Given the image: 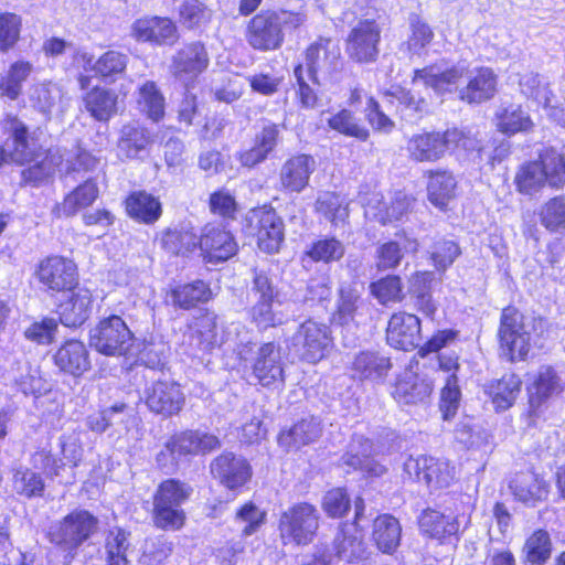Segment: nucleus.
Segmentation results:
<instances>
[{
    "label": "nucleus",
    "mask_w": 565,
    "mask_h": 565,
    "mask_svg": "<svg viewBox=\"0 0 565 565\" xmlns=\"http://www.w3.org/2000/svg\"><path fill=\"white\" fill-rule=\"evenodd\" d=\"M413 84L422 83L437 96L458 90L460 99L469 104L491 99L497 92V75L489 67L468 71L465 62L450 67L444 61L414 71Z\"/></svg>",
    "instance_id": "f257e3e1"
},
{
    "label": "nucleus",
    "mask_w": 565,
    "mask_h": 565,
    "mask_svg": "<svg viewBox=\"0 0 565 565\" xmlns=\"http://www.w3.org/2000/svg\"><path fill=\"white\" fill-rule=\"evenodd\" d=\"M306 20L302 12L262 10L247 23L246 41L260 52L278 50L284 43L285 33L299 28Z\"/></svg>",
    "instance_id": "f03ea898"
},
{
    "label": "nucleus",
    "mask_w": 565,
    "mask_h": 565,
    "mask_svg": "<svg viewBox=\"0 0 565 565\" xmlns=\"http://www.w3.org/2000/svg\"><path fill=\"white\" fill-rule=\"evenodd\" d=\"M478 148L476 138L457 128L444 132L430 131L414 135L408 143L409 158L417 162H435L445 157L447 151L462 149L472 151Z\"/></svg>",
    "instance_id": "7ed1b4c3"
},
{
    "label": "nucleus",
    "mask_w": 565,
    "mask_h": 565,
    "mask_svg": "<svg viewBox=\"0 0 565 565\" xmlns=\"http://www.w3.org/2000/svg\"><path fill=\"white\" fill-rule=\"evenodd\" d=\"M530 323L514 307L502 310L499 328L500 354L509 362L523 361L531 348Z\"/></svg>",
    "instance_id": "20e7f679"
},
{
    "label": "nucleus",
    "mask_w": 565,
    "mask_h": 565,
    "mask_svg": "<svg viewBox=\"0 0 565 565\" xmlns=\"http://www.w3.org/2000/svg\"><path fill=\"white\" fill-rule=\"evenodd\" d=\"M97 523V519L88 511L75 510L50 527V542L71 553L90 537Z\"/></svg>",
    "instance_id": "39448f33"
},
{
    "label": "nucleus",
    "mask_w": 565,
    "mask_h": 565,
    "mask_svg": "<svg viewBox=\"0 0 565 565\" xmlns=\"http://www.w3.org/2000/svg\"><path fill=\"white\" fill-rule=\"evenodd\" d=\"M331 343L328 326L307 320L292 334L288 348L301 361L315 364L327 355Z\"/></svg>",
    "instance_id": "423d86ee"
},
{
    "label": "nucleus",
    "mask_w": 565,
    "mask_h": 565,
    "mask_svg": "<svg viewBox=\"0 0 565 565\" xmlns=\"http://www.w3.org/2000/svg\"><path fill=\"white\" fill-rule=\"evenodd\" d=\"M319 512L310 503L302 502L286 510L279 520V532L285 543L309 544L319 529Z\"/></svg>",
    "instance_id": "0eeeda50"
},
{
    "label": "nucleus",
    "mask_w": 565,
    "mask_h": 565,
    "mask_svg": "<svg viewBox=\"0 0 565 565\" xmlns=\"http://www.w3.org/2000/svg\"><path fill=\"white\" fill-rule=\"evenodd\" d=\"M89 344L104 355H125L132 345V333L119 316H109L90 330Z\"/></svg>",
    "instance_id": "6e6552de"
},
{
    "label": "nucleus",
    "mask_w": 565,
    "mask_h": 565,
    "mask_svg": "<svg viewBox=\"0 0 565 565\" xmlns=\"http://www.w3.org/2000/svg\"><path fill=\"white\" fill-rule=\"evenodd\" d=\"M247 222L255 231L260 250L274 254L280 249L285 241V223L273 207L265 205L252 210Z\"/></svg>",
    "instance_id": "1a4fd4ad"
},
{
    "label": "nucleus",
    "mask_w": 565,
    "mask_h": 565,
    "mask_svg": "<svg viewBox=\"0 0 565 565\" xmlns=\"http://www.w3.org/2000/svg\"><path fill=\"white\" fill-rule=\"evenodd\" d=\"M404 471L409 478L423 481L429 489L448 487L455 479V468L447 461L433 457H409L404 462Z\"/></svg>",
    "instance_id": "9d476101"
},
{
    "label": "nucleus",
    "mask_w": 565,
    "mask_h": 565,
    "mask_svg": "<svg viewBox=\"0 0 565 565\" xmlns=\"http://www.w3.org/2000/svg\"><path fill=\"white\" fill-rule=\"evenodd\" d=\"M145 403L149 411L168 418L181 412L185 396L178 383L156 380L145 390Z\"/></svg>",
    "instance_id": "9b49d317"
},
{
    "label": "nucleus",
    "mask_w": 565,
    "mask_h": 565,
    "mask_svg": "<svg viewBox=\"0 0 565 565\" xmlns=\"http://www.w3.org/2000/svg\"><path fill=\"white\" fill-rule=\"evenodd\" d=\"M41 285L50 291L73 290L77 285V267L74 262L64 257H47L36 270Z\"/></svg>",
    "instance_id": "f8f14e48"
},
{
    "label": "nucleus",
    "mask_w": 565,
    "mask_h": 565,
    "mask_svg": "<svg viewBox=\"0 0 565 565\" xmlns=\"http://www.w3.org/2000/svg\"><path fill=\"white\" fill-rule=\"evenodd\" d=\"M340 49L330 39L320 38L305 54V74L313 85H320L318 74H331L340 64Z\"/></svg>",
    "instance_id": "ddd939ff"
},
{
    "label": "nucleus",
    "mask_w": 565,
    "mask_h": 565,
    "mask_svg": "<svg viewBox=\"0 0 565 565\" xmlns=\"http://www.w3.org/2000/svg\"><path fill=\"white\" fill-rule=\"evenodd\" d=\"M380 40L381 28L374 20L360 21L348 36L347 52L355 62H373L379 55Z\"/></svg>",
    "instance_id": "4468645a"
},
{
    "label": "nucleus",
    "mask_w": 565,
    "mask_h": 565,
    "mask_svg": "<svg viewBox=\"0 0 565 565\" xmlns=\"http://www.w3.org/2000/svg\"><path fill=\"white\" fill-rule=\"evenodd\" d=\"M363 509V500H356L355 522L351 524H342L333 540L335 555L348 563L360 562L367 557L366 545L360 530L358 529V521L362 515Z\"/></svg>",
    "instance_id": "2eb2a0df"
},
{
    "label": "nucleus",
    "mask_w": 565,
    "mask_h": 565,
    "mask_svg": "<svg viewBox=\"0 0 565 565\" xmlns=\"http://www.w3.org/2000/svg\"><path fill=\"white\" fill-rule=\"evenodd\" d=\"M209 54L203 43L185 44L172 56L170 72L178 81L188 84L209 66Z\"/></svg>",
    "instance_id": "dca6fc26"
},
{
    "label": "nucleus",
    "mask_w": 565,
    "mask_h": 565,
    "mask_svg": "<svg viewBox=\"0 0 565 565\" xmlns=\"http://www.w3.org/2000/svg\"><path fill=\"white\" fill-rule=\"evenodd\" d=\"M253 375L263 386H277L285 382L281 349L275 342L262 344L252 363Z\"/></svg>",
    "instance_id": "f3484780"
},
{
    "label": "nucleus",
    "mask_w": 565,
    "mask_h": 565,
    "mask_svg": "<svg viewBox=\"0 0 565 565\" xmlns=\"http://www.w3.org/2000/svg\"><path fill=\"white\" fill-rule=\"evenodd\" d=\"M198 246L210 263L227 260L238 250V244L233 234L223 226L214 224L203 227Z\"/></svg>",
    "instance_id": "a211bd4d"
},
{
    "label": "nucleus",
    "mask_w": 565,
    "mask_h": 565,
    "mask_svg": "<svg viewBox=\"0 0 565 565\" xmlns=\"http://www.w3.org/2000/svg\"><path fill=\"white\" fill-rule=\"evenodd\" d=\"M60 446L65 462L54 457L46 449H41L33 456L34 466L42 469L50 477H61L62 471H64L67 465L71 468L77 467L83 457V448L72 437L62 436L60 438Z\"/></svg>",
    "instance_id": "6ab92c4d"
},
{
    "label": "nucleus",
    "mask_w": 565,
    "mask_h": 565,
    "mask_svg": "<svg viewBox=\"0 0 565 565\" xmlns=\"http://www.w3.org/2000/svg\"><path fill=\"white\" fill-rule=\"evenodd\" d=\"M386 338L392 347L403 351L419 347L423 341L420 320L413 313H394L388 321Z\"/></svg>",
    "instance_id": "aec40b11"
},
{
    "label": "nucleus",
    "mask_w": 565,
    "mask_h": 565,
    "mask_svg": "<svg viewBox=\"0 0 565 565\" xmlns=\"http://www.w3.org/2000/svg\"><path fill=\"white\" fill-rule=\"evenodd\" d=\"M213 477L228 489H236L252 476L250 466L242 456L223 452L211 462Z\"/></svg>",
    "instance_id": "412c9836"
},
{
    "label": "nucleus",
    "mask_w": 565,
    "mask_h": 565,
    "mask_svg": "<svg viewBox=\"0 0 565 565\" xmlns=\"http://www.w3.org/2000/svg\"><path fill=\"white\" fill-rule=\"evenodd\" d=\"M313 157L305 153L286 160L280 168L279 181L281 188L289 192L300 193L309 184L310 175L316 170Z\"/></svg>",
    "instance_id": "4be33fe9"
},
{
    "label": "nucleus",
    "mask_w": 565,
    "mask_h": 565,
    "mask_svg": "<svg viewBox=\"0 0 565 565\" xmlns=\"http://www.w3.org/2000/svg\"><path fill=\"white\" fill-rule=\"evenodd\" d=\"M154 135L137 121L124 125L117 142L118 156L126 159H140L154 143Z\"/></svg>",
    "instance_id": "5701e85b"
},
{
    "label": "nucleus",
    "mask_w": 565,
    "mask_h": 565,
    "mask_svg": "<svg viewBox=\"0 0 565 565\" xmlns=\"http://www.w3.org/2000/svg\"><path fill=\"white\" fill-rule=\"evenodd\" d=\"M510 489L518 501L535 507L547 499L550 483L533 471H522L511 480Z\"/></svg>",
    "instance_id": "b1692460"
},
{
    "label": "nucleus",
    "mask_w": 565,
    "mask_h": 565,
    "mask_svg": "<svg viewBox=\"0 0 565 565\" xmlns=\"http://www.w3.org/2000/svg\"><path fill=\"white\" fill-rule=\"evenodd\" d=\"M139 41L172 45L179 35L175 24L168 18L151 17L139 19L134 24Z\"/></svg>",
    "instance_id": "393cba45"
},
{
    "label": "nucleus",
    "mask_w": 565,
    "mask_h": 565,
    "mask_svg": "<svg viewBox=\"0 0 565 565\" xmlns=\"http://www.w3.org/2000/svg\"><path fill=\"white\" fill-rule=\"evenodd\" d=\"M71 297L58 306L60 321L66 327L82 326L90 316L93 297L87 288H74Z\"/></svg>",
    "instance_id": "a878e982"
},
{
    "label": "nucleus",
    "mask_w": 565,
    "mask_h": 565,
    "mask_svg": "<svg viewBox=\"0 0 565 565\" xmlns=\"http://www.w3.org/2000/svg\"><path fill=\"white\" fill-rule=\"evenodd\" d=\"M96 181L88 177L53 207L56 217L74 216L78 211L92 205L98 198Z\"/></svg>",
    "instance_id": "bb28decb"
},
{
    "label": "nucleus",
    "mask_w": 565,
    "mask_h": 565,
    "mask_svg": "<svg viewBox=\"0 0 565 565\" xmlns=\"http://www.w3.org/2000/svg\"><path fill=\"white\" fill-rule=\"evenodd\" d=\"M56 366L73 376H81L90 369L89 353L78 340L66 341L55 353Z\"/></svg>",
    "instance_id": "cd10ccee"
},
{
    "label": "nucleus",
    "mask_w": 565,
    "mask_h": 565,
    "mask_svg": "<svg viewBox=\"0 0 565 565\" xmlns=\"http://www.w3.org/2000/svg\"><path fill=\"white\" fill-rule=\"evenodd\" d=\"M414 203V199L403 191H396L390 201H376L370 203L365 214L376 222L385 225L395 221H401L406 215Z\"/></svg>",
    "instance_id": "c85d7f7f"
},
{
    "label": "nucleus",
    "mask_w": 565,
    "mask_h": 565,
    "mask_svg": "<svg viewBox=\"0 0 565 565\" xmlns=\"http://www.w3.org/2000/svg\"><path fill=\"white\" fill-rule=\"evenodd\" d=\"M279 138V129L275 124L263 127L255 136L254 146L239 152L238 161L243 167L254 168L264 162L268 154L276 148Z\"/></svg>",
    "instance_id": "c756f323"
},
{
    "label": "nucleus",
    "mask_w": 565,
    "mask_h": 565,
    "mask_svg": "<svg viewBox=\"0 0 565 565\" xmlns=\"http://www.w3.org/2000/svg\"><path fill=\"white\" fill-rule=\"evenodd\" d=\"M82 61L84 62V67H89L97 76L115 82L126 71L129 58L125 53L109 50L96 61L93 55L84 53L82 54Z\"/></svg>",
    "instance_id": "7c9ffc66"
},
{
    "label": "nucleus",
    "mask_w": 565,
    "mask_h": 565,
    "mask_svg": "<svg viewBox=\"0 0 565 565\" xmlns=\"http://www.w3.org/2000/svg\"><path fill=\"white\" fill-rule=\"evenodd\" d=\"M321 424L315 418H303L296 423L288 430L278 436V444L287 451L297 450L302 446L315 443L321 435Z\"/></svg>",
    "instance_id": "2f4dec72"
},
{
    "label": "nucleus",
    "mask_w": 565,
    "mask_h": 565,
    "mask_svg": "<svg viewBox=\"0 0 565 565\" xmlns=\"http://www.w3.org/2000/svg\"><path fill=\"white\" fill-rule=\"evenodd\" d=\"M433 391L429 381L406 372L395 384L393 397L405 405L425 403Z\"/></svg>",
    "instance_id": "473e14b6"
},
{
    "label": "nucleus",
    "mask_w": 565,
    "mask_h": 565,
    "mask_svg": "<svg viewBox=\"0 0 565 565\" xmlns=\"http://www.w3.org/2000/svg\"><path fill=\"white\" fill-rule=\"evenodd\" d=\"M365 301L362 298V288L353 284H342L339 289L337 310L333 313V322L348 326L354 321L359 310L363 309Z\"/></svg>",
    "instance_id": "72a5a7b5"
},
{
    "label": "nucleus",
    "mask_w": 565,
    "mask_h": 565,
    "mask_svg": "<svg viewBox=\"0 0 565 565\" xmlns=\"http://www.w3.org/2000/svg\"><path fill=\"white\" fill-rule=\"evenodd\" d=\"M522 381L515 374H505L486 386V394L491 398L498 412L510 408L521 391Z\"/></svg>",
    "instance_id": "f704fd0d"
},
{
    "label": "nucleus",
    "mask_w": 565,
    "mask_h": 565,
    "mask_svg": "<svg viewBox=\"0 0 565 565\" xmlns=\"http://www.w3.org/2000/svg\"><path fill=\"white\" fill-rule=\"evenodd\" d=\"M85 109L98 121H107L117 113L118 95L115 90L96 86L83 98Z\"/></svg>",
    "instance_id": "c9c22d12"
},
{
    "label": "nucleus",
    "mask_w": 565,
    "mask_h": 565,
    "mask_svg": "<svg viewBox=\"0 0 565 565\" xmlns=\"http://www.w3.org/2000/svg\"><path fill=\"white\" fill-rule=\"evenodd\" d=\"M418 243L415 239L403 236L399 241H390L376 248V268L379 270L395 269L399 266L405 253H415Z\"/></svg>",
    "instance_id": "e433bc0d"
},
{
    "label": "nucleus",
    "mask_w": 565,
    "mask_h": 565,
    "mask_svg": "<svg viewBox=\"0 0 565 565\" xmlns=\"http://www.w3.org/2000/svg\"><path fill=\"white\" fill-rule=\"evenodd\" d=\"M427 192L429 201L439 209H445L455 198L457 182L448 170L428 171Z\"/></svg>",
    "instance_id": "4c0bfd02"
},
{
    "label": "nucleus",
    "mask_w": 565,
    "mask_h": 565,
    "mask_svg": "<svg viewBox=\"0 0 565 565\" xmlns=\"http://www.w3.org/2000/svg\"><path fill=\"white\" fill-rule=\"evenodd\" d=\"M418 524L422 532L438 540L455 535L459 531L457 519L445 516L433 509H426L422 512Z\"/></svg>",
    "instance_id": "58836bf2"
},
{
    "label": "nucleus",
    "mask_w": 565,
    "mask_h": 565,
    "mask_svg": "<svg viewBox=\"0 0 565 565\" xmlns=\"http://www.w3.org/2000/svg\"><path fill=\"white\" fill-rule=\"evenodd\" d=\"M128 214L146 224H152L162 214L161 203L158 198L140 191L132 193L126 202Z\"/></svg>",
    "instance_id": "ea45409f"
},
{
    "label": "nucleus",
    "mask_w": 565,
    "mask_h": 565,
    "mask_svg": "<svg viewBox=\"0 0 565 565\" xmlns=\"http://www.w3.org/2000/svg\"><path fill=\"white\" fill-rule=\"evenodd\" d=\"M518 192L524 195L539 193L548 181L543 173L542 164L537 160L529 161L520 166L514 177Z\"/></svg>",
    "instance_id": "a19ab883"
},
{
    "label": "nucleus",
    "mask_w": 565,
    "mask_h": 565,
    "mask_svg": "<svg viewBox=\"0 0 565 565\" xmlns=\"http://www.w3.org/2000/svg\"><path fill=\"white\" fill-rule=\"evenodd\" d=\"M401 540V525L392 515H381L374 520L373 541L379 550L392 553L398 546Z\"/></svg>",
    "instance_id": "79ce46f5"
},
{
    "label": "nucleus",
    "mask_w": 565,
    "mask_h": 565,
    "mask_svg": "<svg viewBox=\"0 0 565 565\" xmlns=\"http://www.w3.org/2000/svg\"><path fill=\"white\" fill-rule=\"evenodd\" d=\"M392 364L388 358L376 352H361L353 361L352 370L360 379L377 380L385 376Z\"/></svg>",
    "instance_id": "37998d69"
},
{
    "label": "nucleus",
    "mask_w": 565,
    "mask_h": 565,
    "mask_svg": "<svg viewBox=\"0 0 565 565\" xmlns=\"http://www.w3.org/2000/svg\"><path fill=\"white\" fill-rule=\"evenodd\" d=\"M137 104L139 109L153 121H159L164 115V97L152 81H146L139 86Z\"/></svg>",
    "instance_id": "c03bdc74"
},
{
    "label": "nucleus",
    "mask_w": 565,
    "mask_h": 565,
    "mask_svg": "<svg viewBox=\"0 0 565 565\" xmlns=\"http://www.w3.org/2000/svg\"><path fill=\"white\" fill-rule=\"evenodd\" d=\"M210 287L202 280L192 284L178 286L170 292V299L173 306L190 309L200 302H206L211 298Z\"/></svg>",
    "instance_id": "a18cd8bd"
},
{
    "label": "nucleus",
    "mask_w": 565,
    "mask_h": 565,
    "mask_svg": "<svg viewBox=\"0 0 565 565\" xmlns=\"http://www.w3.org/2000/svg\"><path fill=\"white\" fill-rule=\"evenodd\" d=\"M537 162L542 164L551 188L561 189L565 185V156L562 152L553 147L545 148L540 152Z\"/></svg>",
    "instance_id": "49530a36"
},
{
    "label": "nucleus",
    "mask_w": 565,
    "mask_h": 565,
    "mask_svg": "<svg viewBox=\"0 0 565 565\" xmlns=\"http://www.w3.org/2000/svg\"><path fill=\"white\" fill-rule=\"evenodd\" d=\"M552 540L547 531L536 530L525 541L524 559L532 565H544L552 554Z\"/></svg>",
    "instance_id": "de8ad7c7"
},
{
    "label": "nucleus",
    "mask_w": 565,
    "mask_h": 565,
    "mask_svg": "<svg viewBox=\"0 0 565 565\" xmlns=\"http://www.w3.org/2000/svg\"><path fill=\"white\" fill-rule=\"evenodd\" d=\"M541 224L551 233L565 234V195L547 200L539 213Z\"/></svg>",
    "instance_id": "09e8293b"
},
{
    "label": "nucleus",
    "mask_w": 565,
    "mask_h": 565,
    "mask_svg": "<svg viewBox=\"0 0 565 565\" xmlns=\"http://www.w3.org/2000/svg\"><path fill=\"white\" fill-rule=\"evenodd\" d=\"M32 72V65L29 62H15L11 65L7 75L0 78V95L11 100L19 97L22 89V83Z\"/></svg>",
    "instance_id": "8fccbe9b"
},
{
    "label": "nucleus",
    "mask_w": 565,
    "mask_h": 565,
    "mask_svg": "<svg viewBox=\"0 0 565 565\" xmlns=\"http://www.w3.org/2000/svg\"><path fill=\"white\" fill-rule=\"evenodd\" d=\"M519 87L526 98H531L539 104L548 105L553 96L550 84L539 73L532 71L520 75Z\"/></svg>",
    "instance_id": "3c124183"
},
{
    "label": "nucleus",
    "mask_w": 565,
    "mask_h": 565,
    "mask_svg": "<svg viewBox=\"0 0 565 565\" xmlns=\"http://www.w3.org/2000/svg\"><path fill=\"white\" fill-rule=\"evenodd\" d=\"M196 235L188 230L169 228L160 239L162 248L172 255H184L198 246Z\"/></svg>",
    "instance_id": "603ef678"
},
{
    "label": "nucleus",
    "mask_w": 565,
    "mask_h": 565,
    "mask_svg": "<svg viewBox=\"0 0 565 565\" xmlns=\"http://www.w3.org/2000/svg\"><path fill=\"white\" fill-rule=\"evenodd\" d=\"M370 292L383 306L401 302L404 299L399 276L388 275L370 285Z\"/></svg>",
    "instance_id": "864d4df0"
},
{
    "label": "nucleus",
    "mask_w": 565,
    "mask_h": 565,
    "mask_svg": "<svg viewBox=\"0 0 565 565\" xmlns=\"http://www.w3.org/2000/svg\"><path fill=\"white\" fill-rule=\"evenodd\" d=\"M499 129L508 135L527 131L532 127L530 116L520 106L509 105L497 115Z\"/></svg>",
    "instance_id": "5fc2aeb1"
},
{
    "label": "nucleus",
    "mask_w": 565,
    "mask_h": 565,
    "mask_svg": "<svg viewBox=\"0 0 565 565\" xmlns=\"http://www.w3.org/2000/svg\"><path fill=\"white\" fill-rule=\"evenodd\" d=\"M363 451L355 452L353 448L341 458L342 465L352 470H362L370 476H382L386 469L384 466L370 458L371 443L366 439L362 445Z\"/></svg>",
    "instance_id": "6e6d98bb"
},
{
    "label": "nucleus",
    "mask_w": 565,
    "mask_h": 565,
    "mask_svg": "<svg viewBox=\"0 0 565 565\" xmlns=\"http://www.w3.org/2000/svg\"><path fill=\"white\" fill-rule=\"evenodd\" d=\"M191 492L192 488L186 483L169 479L159 486L153 502L181 508V504L189 499Z\"/></svg>",
    "instance_id": "4d7b16f0"
},
{
    "label": "nucleus",
    "mask_w": 565,
    "mask_h": 565,
    "mask_svg": "<svg viewBox=\"0 0 565 565\" xmlns=\"http://www.w3.org/2000/svg\"><path fill=\"white\" fill-rule=\"evenodd\" d=\"M328 125L331 129L345 136L356 138L361 141H365L370 136L369 130L359 122L350 110L347 109H343L330 117L328 119Z\"/></svg>",
    "instance_id": "13d9d810"
},
{
    "label": "nucleus",
    "mask_w": 565,
    "mask_h": 565,
    "mask_svg": "<svg viewBox=\"0 0 565 565\" xmlns=\"http://www.w3.org/2000/svg\"><path fill=\"white\" fill-rule=\"evenodd\" d=\"M152 521L158 529L177 531L183 526L185 513L180 507L153 502Z\"/></svg>",
    "instance_id": "bf43d9fd"
},
{
    "label": "nucleus",
    "mask_w": 565,
    "mask_h": 565,
    "mask_svg": "<svg viewBox=\"0 0 565 565\" xmlns=\"http://www.w3.org/2000/svg\"><path fill=\"white\" fill-rule=\"evenodd\" d=\"M216 323L215 318L211 316L202 317L191 330L190 344L196 347L201 351H206L213 348L216 343Z\"/></svg>",
    "instance_id": "052dcab7"
},
{
    "label": "nucleus",
    "mask_w": 565,
    "mask_h": 565,
    "mask_svg": "<svg viewBox=\"0 0 565 565\" xmlns=\"http://www.w3.org/2000/svg\"><path fill=\"white\" fill-rule=\"evenodd\" d=\"M409 295L414 307L426 317L433 319L437 310V303L433 299L430 287L424 277L417 276L414 279L409 288Z\"/></svg>",
    "instance_id": "680f3d73"
},
{
    "label": "nucleus",
    "mask_w": 565,
    "mask_h": 565,
    "mask_svg": "<svg viewBox=\"0 0 565 565\" xmlns=\"http://www.w3.org/2000/svg\"><path fill=\"white\" fill-rule=\"evenodd\" d=\"M180 21L188 29H195L210 22L212 11L199 0H186L180 6Z\"/></svg>",
    "instance_id": "e2e57ef3"
},
{
    "label": "nucleus",
    "mask_w": 565,
    "mask_h": 565,
    "mask_svg": "<svg viewBox=\"0 0 565 565\" xmlns=\"http://www.w3.org/2000/svg\"><path fill=\"white\" fill-rule=\"evenodd\" d=\"M533 388L535 391L531 392L530 401L532 404H540L545 398L558 392L559 377L552 367H542L533 384Z\"/></svg>",
    "instance_id": "0e129e2a"
},
{
    "label": "nucleus",
    "mask_w": 565,
    "mask_h": 565,
    "mask_svg": "<svg viewBox=\"0 0 565 565\" xmlns=\"http://www.w3.org/2000/svg\"><path fill=\"white\" fill-rule=\"evenodd\" d=\"M344 252L345 248L341 241L326 237L315 242L307 254L315 262L331 263L341 259Z\"/></svg>",
    "instance_id": "69168bd1"
},
{
    "label": "nucleus",
    "mask_w": 565,
    "mask_h": 565,
    "mask_svg": "<svg viewBox=\"0 0 565 565\" xmlns=\"http://www.w3.org/2000/svg\"><path fill=\"white\" fill-rule=\"evenodd\" d=\"M316 211L324 215L333 224L344 221L348 216L347 207L342 206L340 196L333 192H323L319 194L315 204Z\"/></svg>",
    "instance_id": "338daca9"
},
{
    "label": "nucleus",
    "mask_w": 565,
    "mask_h": 565,
    "mask_svg": "<svg viewBox=\"0 0 565 565\" xmlns=\"http://www.w3.org/2000/svg\"><path fill=\"white\" fill-rule=\"evenodd\" d=\"M460 254V247L455 241L440 238L431 246L430 257L438 270H445Z\"/></svg>",
    "instance_id": "774afa93"
}]
</instances>
